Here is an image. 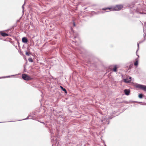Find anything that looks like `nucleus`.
<instances>
[{
  "label": "nucleus",
  "mask_w": 146,
  "mask_h": 146,
  "mask_svg": "<svg viewBox=\"0 0 146 146\" xmlns=\"http://www.w3.org/2000/svg\"><path fill=\"white\" fill-rule=\"evenodd\" d=\"M123 7L122 5H117L116 6L113 7V8H103L102 9L103 10L107 11L106 12H109L111 11H119Z\"/></svg>",
  "instance_id": "1"
},
{
  "label": "nucleus",
  "mask_w": 146,
  "mask_h": 146,
  "mask_svg": "<svg viewBox=\"0 0 146 146\" xmlns=\"http://www.w3.org/2000/svg\"><path fill=\"white\" fill-rule=\"evenodd\" d=\"M135 86L136 88L143 90L144 91L146 92V86L137 84L135 85Z\"/></svg>",
  "instance_id": "2"
},
{
  "label": "nucleus",
  "mask_w": 146,
  "mask_h": 146,
  "mask_svg": "<svg viewBox=\"0 0 146 146\" xmlns=\"http://www.w3.org/2000/svg\"><path fill=\"white\" fill-rule=\"evenodd\" d=\"M22 77L23 79L25 80H29L32 79L29 76L26 74H23L22 75Z\"/></svg>",
  "instance_id": "3"
},
{
  "label": "nucleus",
  "mask_w": 146,
  "mask_h": 146,
  "mask_svg": "<svg viewBox=\"0 0 146 146\" xmlns=\"http://www.w3.org/2000/svg\"><path fill=\"white\" fill-rule=\"evenodd\" d=\"M51 137L52 139L51 142L52 143V146H54V145L56 146L58 145V144L59 143H57V141L56 140V139L55 140H54V139H52V136H51Z\"/></svg>",
  "instance_id": "4"
},
{
  "label": "nucleus",
  "mask_w": 146,
  "mask_h": 146,
  "mask_svg": "<svg viewBox=\"0 0 146 146\" xmlns=\"http://www.w3.org/2000/svg\"><path fill=\"white\" fill-rule=\"evenodd\" d=\"M124 92L125 95H128L129 94L130 91L129 90L126 89L124 90Z\"/></svg>",
  "instance_id": "5"
},
{
  "label": "nucleus",
  "mask_w": 146,
  "mask_h": 146,
  "mask_svg": "<svg viewBox=\"0 0 146 146\" xmlns=\"http://www.w3.org/2000/svg\"><path fill=\"white\" fill-rule=\"evenodd\" d=\"M22 41L23 43H26L27 42L28 40L26 37H24L22 38Z\"/></svg>",
  "instance_id": "6"
},
{
  "label": "nucleus",
  "mask_w": 146,
  "mask_h": 146,
  "mask_svg": "<svg viewBox=\"0 0 146 146\" xmlns=\"http://www.w3.org/2000/svg\"><path fill=\"white\" fill-rule=\"evenodd\" d=\"M131 80H129L128 79V77H127L126 79H124V82L126 83H129L131 81Z\"/></svg>",
  "instance_id": "7"
},
{
  "label": "nucleus",
  "mask_w": 146,
  "mask_h": 146,
  "mask_svg": "<svg viewBox=\"0 0 146 146\" xmlns=\"http://www.w3.org/2000/svg\"><path fill=\"white\" fill-rule=\"evenodd\" d=\"M1 35L3 36H8V35L6 33H1Z\"/></svg>",
  "instance_id": "8"
},
{
  "label": "nucleus",
  "mask_w": 146,
  "mask_h": 146,
  "mask_svg": "<svg viewBox=\"0 0 146 146\" xmlns=\"http://www.w3.org/2000/svg\"><path fill=\"white\" fill-rule=\"evenodd\" d=\"M60 88H61L62 89V90L63 91H64V92L65 93H67V91H66V89L65 88H64L62 87L61 86H60Z\"/></svg>",
  "instance_id": "9"
},
{
  "label": "nucleus",
  "mask_w": 146,
  "mask_h": 146,
  "mask_svg": "<svg viewBox=\"0 0 146 146\" xmlns=\"http://www.w3.org/2000/svg\"><path fill=\"white\" fill-rule=\"evenodd\" d=\"M25 54L26 55L28 56H29L31 54V52H28L27 51L26 52Z\"/></svg>",
  "instance_id": "10"
},
{
  "label": "nucleus",
  "mask_w": 146,
  "mask_h": 146,
  "mask_svg": "<svg viewBox=\"0 0 146 146\" xmlns=\"http://www.w3.org/2000/svg\"><path fill=\"white\" fill-rule=\"evenodd\" d=\"M113 71L116 72L117 71V67L115 65L114 66V67L113 69Z\"/></svg>",
  "instance_id": "11"
},
{
  "label": "nucleus",
  "mask_w": 146,
  "mask_h": 146,
  "mask_svg": "<svg viewBox=\"0 0 146 146\" xmlns=\"http://www.w3.org/2000/svg\"><path fill=\"white\" fill-rule=\"evenodd\" d=\"M134 64L135 66H137L138 64V61L136 60V61L134 62Z\"/></svg>",
  "instance_id": "12"
},
{
  "label": "nucleus",
  "mask_w": 146,
  "mask_h": 146,
  "mask_svg": "<svg viewBox=\"0 0 146 146\" xmlns=\"http://www.w3.org/2000/svg\"><path fill=\"white\" fill-rule=\"evenodd\" d=\"M142 42L140 41V42H139V43H137V46H138V49L137 50V51H136V53H137V52L138 51V49H139V43H140Z\"/></svg>",
  "instance_id": "13"
},
{
  "label": "nucleus",
  "mask_w": 146,
  "mask_h": 146,
  "mask_svg": "<svg viewBox=\"0 0 146 146\" xmlns=\"http://www.w3.org/2000/svg\"><path fill=\"white\" fill-rule=\"evenodd\" d=\"M28 60L30 62H33V59H32L31 58H29V59H28Z\"/></svg>",
  "instance_id": "14"
},
{
  "label": "nucleus",
  "mask_w": 146,
  "mask_h": 146,
  "mask_svg": "<svg viewBox=\"0 0 146 146\" xmlns=\"http://www.w3.org/2000/svg\"><path fill=\"white\" fill-rule=\"evenodd\" d=\"M139 97L140 98H141L143 97V95L142 94H140L139 95Z\"/></svg>",
  "instance_id": "15"
},
{
  "label": "nucleus",
  "mask_w": 146,
  "mask_h": 146,
  "mask_svg": "<svg viewBox=\"0 0 146 146\" xmlns=\"http://www.w3.org/2000/svg\"><path fill=\"white\" fill-rule=\"evenodd\" d=\"M146 29V25H145L143 27V32L144 33H145V29Z\"/></svg>",
  "instance_id": "16"
},
{
  "label": "nucleus",
  "mask_w": 146,
  "mask_h": 146,
  "mask_svg": "<svg viewBox=\"0 0 146 146\" xmlns=\"http://www.w3.org/2000/svg\"><path fill=\"white\" fill-rule=\"evenodd\" d=\"M24 4L22 6V9H23V10H24Z\"/></svg>",
  "instance_id": "17"
},
{
  "label": "nucleus",
  "mask_w": 146,
  "mask_h": 146,
  "mask_svg": "<svg viewBox=\"0 0 146 146\" xmlns=\"http://www.w3.org/2000/svg\"><path fill=\"white\" fill-rule=\"evenodd\" d=\"M10 77V76H7L6 77H2V78H9V77Z\"/></svg>",
  "instance_id": "18"
},
{
  "label": "nucleus",
  "mask_w": 146,
  "mask_h": 146,
  "mask_svg": "<svg viewBox=\"0 0 146 146\" xmlns=\"http://www.w3.org/2000/svg\"><path fill=\"white\" fill-rule=\"evenodd\" d=\"M29 117V116H28L27 118H25V119H23V120L28 119Z\"/></svg>",
  "instance_id": "19"
},
{
  "label": "nucleus",
  "mask_w": 146,
  "mask_h": 146,
  "mask_svg": "<svg viewBox=\"0 0 146 146\" xmlns=\"http://www.w3.org/2000/svg\"><path fill=\"white\" fill-rule=\"evenodd\" d=\"M73 25L74 26H76V24L74 22H73Z\"/></svg>",
  "instance_id": "20"
},
{
  "label": "nucleus",
  "mask_w": 146,
  "mask_h": 146,
  "mask_svg": "<svg viewBox=\"0 0 146 146\" xmlns=\"http://www.w3.org/2000/svg\"><path fill=\"white\" fill-rule=\"evenodd\" d=\"M132 78L131 77H129L128 78V79L129 80H131V79Z\"/></svg>",
  "instance_id": "21"
},
{
  "label": "nucleus",
  "mask_w": 146,
  "mask_h": 146,
  "mask_svg": "<svg viewBox=\"0 0 146 146\" xmlns=\"http://www.w3.org/2000/svg\"><path fill=\"white\" fill-rule=\"evenodd\" d=\"M108 118H109L110 119H111L112 118V117H110L109 118L108 117Z\"/></svg>",
  "instance_id": "22"
},
{
  "label": "nucleus",
  "mask_w": 146,
  "mask_h": 146,
  "mask_svg": "<svg viewBox=\"0 0 146 146\" xmlns=\"http://www.w3.org/2000/svg\"><path fill=\"white\" fill-rule=\"evenodd\" d=\"M71 31H72L73 30V29L72 28H71Z\"/></svg>",
  "instance_id": "23"
},
{
  "label": "nucleus",
  "mask_w": 146,
  "mask_h": 146,
  "mask_svg": "<svg viewBox=\"0 0 146 146\" xmlns=\"http://www.w3.org/2000/svg\"><path fill=\"white\" fill-rule=\"evenodd\" d=\"M77 36H74V38H77Z\"/></svg>",
  "instance_id": "24"
},
{
  "label": "nucleus",
  "mask_w": 146,
  "mask_h": 146,
  "mask_svg": "<svg viewBox=\"0 0 146 146\" xmlns=\"http://www.w3.org/2000/svg\"><path fill=\"white\" fill-rule=\"evenodd\" d=\"M139 13L140 14H141V13H140L139 12H138V13Z\"/></svg>",
  "instance_id": "25"
},
{
  "label": "nucleus",
  "mask_w": 146,
  "mask_h": 146,
  "mask_svg": "<svg viewBox=\"0 0 146 146\" xmlns=\"http://www.w3.org/2000/svg\"><path fill=\"white\" fill-rule=\"evenodd\" d=\"M42 123H43V124H44V122H42Z\"/></svg>",
  "instance_id": "26"
},
{
  "label": "nucleus",
  "mask_w": 146,
  "mask_h": 146,
  "mask_svg": "<svg viewBox=\"0 0 146 146\" xmlns=\"http://www.w3.org/2000/svg\"><path fill=\"white\" fill-rule=\"evenodd\" d=\"M109 122L107 123V124H109Z\"/></svg>",
  "instance_id": "27"
},
{
  "label": "nucleus",
  "mask_w": 146,
  "mask_h": 146,
  "mask_svg": "<svg viewBox=\"0 0 146 146\" xmlns=\"http://www.w3.org/2000/svg\"><path fill=\"white\" fill-rule=\"evenodd\" d=\"M14 76V75H12V76Z\"/></svg>",
  "instance_id": "28"
},
{
  "label": "nucleus",
  "mask_w": 146,
  "mask_h": 146,
  "mask_svg": "<svg viewBox=\"0 0 146 146\" xmlns=\"http://www.w3.org/2000/svg\"><path fill=\"white\" fill-rule=\"evenodd\" d=\"M76 42V41H75V42Z\"/></svg>",
  "instance_id": "29"
},
{
  "label": "nucleus",
  "mask_w": 146,
  "mask_h": 146,
  "mask_svg": "<svg viewBox=\"0 0 146 146\" xmlns=\"http://www.w3.org/2000/svg\"><path fill=\"white\" fill-rule=\"evenodd\" d=\"M137 56H138V57H139V56L138 55H137Z\"/></svg>",
  "instance_id": "30"
}]
</instances>
